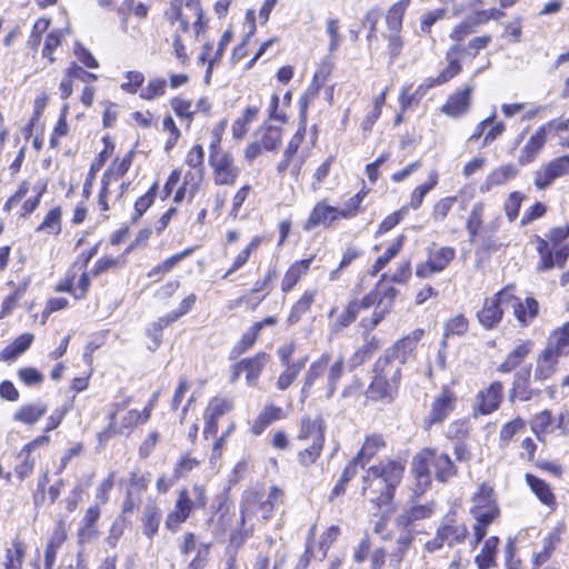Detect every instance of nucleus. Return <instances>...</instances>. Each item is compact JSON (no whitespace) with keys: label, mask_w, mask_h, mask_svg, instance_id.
Returning <instances> with one entry per match:
<instances>
[{"label":"nucleus","mask_w":569,"mask_h":569,"mask_svg":"<svg viewBox=\"0 0 569 569\" xmlns=\"http://www.w3.org/2000/svg\"><path fill=\"white\" fill-rule=\"evenodd\" d=\"M405 465L395 460H381L370 467L362 478V495L377 507L389 505L400 483Z\"/></svg>","instance_id":"nucleus-1"},{"label":"nucleus","mask_w":569,"mask_h":569,"mask_svg":"<svg viewBox=\"0 0 569 569\" xmlns=\"http://www.w3.org/2000/svg\"><path fill=\"white\" fill-rule=\"evenodd\" d=\"M431 469L435 478L445 482L457 472L450 457L438 449L426 448L415 456L412 461V472L417 480L416 492L422 493L431 483Z\"/></svg>","instance_id":"nucleus-2"},{"label":"nucleus","mask_w":569,"mask_h":569,"mask_svg":"<svg viewBox=\"0 0 569 569\" xmlns=\"http://www.w3.org/2000/svg\"><path fill=\"white\" fill-rule=\"evenodd\" d=\"M472 506L470 515L475 519L473 525V546L480 543L491 525L499 516L500 511L497 505L495 491L487 483H481L471 498Z\"/></svg>","instance_id":"nucleus-3"},{"label":"nucleus","mask_w":569,"mask_h":569,"mask_svg":"<svg viewBox=\"0 0 569 569\" xmlns=\"http://www.w3.org/2000/svg\"><path fill=\"white\" fill-rule=\"evenodd\" d=\"M375 372L367 390L368 397L376 401H392L401 381L400 363L390 362V357L379 358L375 365Z\"/></svg>","instance_id":"nucleus-4"},{"label":"nucleus","mask_w":569,"mask_h":569,"mask_svg":"<svg viewBox=\"0 0 569 569\" xmlns=\"http://www.w3.org/2000/svg\"><path fill=\"white\" fill-rule=\"evenodd\" d=\"M329 360L330 355L323 353L319 359L310 365L303 378V386L301 388L302 398L308 397L313 385L325 375L327 370L328 373L325 398H332L336 392L337 385L343 375V357L340 355L330 367Z\"/></svg>","instance_id":"nucleus-5"},{"label":"nucleus","mask_w":569,"mask_h":569,"mask_svg":"<svg viewBox=\"0 0 569 569\" xmlns=\"http://www.w3.org/2000/svg\"><path fill=\"white\" fill-rule=\"evenodd\" d=\"M209 164L212 169V180L216 186L234 184L241 172L234 163L233 156L217 148L216 144L210 146Z\"/></svg>","instance_id":"nucleus-6"},{"label":"nucleus","mask_w":569,"mask_h":569,"mask_svg":"<svg viewBox=\"0 0 569 569\" xmlns=\"http://www.w3.org/2000/svg\"><path fill=\"white\" fill-rule=\"evenodd\" d=\"M511 286H507L495 296L485 300L482 309L478 312V320L486 329L495 328L501 320L503 311L509 308Z\"/></svg>","instance_id":"nucleus-7"},{"label":"nucleus","mask_w":569,"mask_h":569,"mask_svg":"<svg viewBox=\"0 0 569 569\" xmlns=\"http://www.w3.org/2000/svg\"><path fill=\"white\" fill-rule=\"evenodd\" d=\"M274 510V502L267 501L263 496L254 490L244 491L240 506V523L243 530H248L247 523L260 513L262 520H268Z\"/></svg>","instance_id":"nucleus-8"},{"label":"nucleus","mask_w":569,"mask_h":569,"mask_svg":"<svg viewBox=\"0 0 569 569\" xmlns=\"http://www.w3.org/2000/svg\"><path fill=\"white\" fill-rule=\"evenodd\" d=\"M168 16L179 23L177 31L187 32L190 23L199 31L202 11L197 0H187L184 3L182 0H173Z\"/></svg>","instance_id":"nucleus-9"},{"label":"nucleus","mask_w":569,"mask_h":569,"mask_svg":"<svg viewBox=\"0 0 569 569\" xmlns=\"http://www.w3.org/2000/svg\"><path fill=\"white\" fill-rule=\"evenodd\" d=\"M456 250L451 247L429 248L428 258L416 267V276L426 279L441 272L455 259Z\"/></svg>","instance_id":"nucleus-10"},{"label":"nucleus","mask_w":569,"mask_h":569,"mask_svg":"<svg viewBox=\"0 0 569 569\" xmlns=\"http://www.w3.org/2000/svg\"><path fill=\"white\" fill-rule=\"evenodd\" d=\"M503 399V385L493 381L488 387L479 390L475 398L473 417L488 416L500 407Z\"/></svg>","instance_id":"nucleus-11"},{"label":"nucleus","mask_w":569,"mask_h":569,"mask_svg":"<svg viewBox=\"0 0 569 569\" xmlns=\"http://www.w3.org/2000/svg\"><path fill=\"white\" fill-rule=\"evenodd\" d=\"M569 174V156H561L541 166L535 172L533 183L538 190H546L557 179Z\"/></svg>","instance_id":"nucleus-12"},{"label":"nucleus","mask_w":569,"mask_h":569,"mask_svg":"<svg viewBox=\"0 0 569 569\" xmlns=\"http://www.w3.org/2000/svg\"><path fill=\"white\" fill-rule=\"evenodd\" d=\"M150 418V408L143 411L129 410L121 419L120 426L116 429V413L110 415V422L106 430L98 433L100 442L107 441L114 433L130 432L138 423L146 422Z\"/></svg>","instance_id":"nucleus-13"},{"label":"nucleus","mask_w":569,"mask_h":569,"mask_svg":"<svg viewBox=\"0 0 569 569\" xmlns=\"http://www.w3.org/2000/svg\"><path fill=\"white\" fill-rule=\"evenodd\" d=\"M269 360V355L259 352L256 356L242 359L234 366L232 380H236L241 372H246V381L249 386L258 383L260 373Z\"/></svg>","instance_id":"nucleus-14"},{"label":"nucleus","mask_w":569,"mask_h":569,"mask_svg":"<svg viewBox=\"0 0 569 569\" xmlns=\"http://www.w3.org/2000/svg\"><path fill=\"white\" fill-rule=\"evenodd\" d=\"M425 331L422 329H416L407 337L398 340L393 347L387 351L385 357H390V362H399L400 368L407 362L409 357L417 348L418 341L422 338Z\"/></svg>","instance_id":"nucleus-15"},{"label":"nucleus","mask_w":569,"mask_h":569,"mask_svg":"<svg viewBox=\"0 0 569 569\" xmlns=\"http://www.w3.org/2000/svg\"><path fill=\"white\" fill-rule=\"evenodd\" d=\"M455 405V393L448 388H443L431 403L427 422L429 425L441 423L453 411Z\"/></svg>","instance_id":"nucleus-16"},{"label":"nucleus","mask_w":569,"mask_h":569,"mask_svg":"<svg viewBox=\"0 0 569 569\" xmlns=\"http://www.w3.org/2000/svg\"><path fill=\"white\" fill-rule=\"evenodd\" d=\"M191 511V497L188 489H182L179 491L173 510L170 511L166 518L167 529L176 532L189 518Z\"/></svg>","instance_id":"nucleus-17"},{"label":"nucleus","mask_w":569,"mask_h":569,"mask_svg":"<svg viewBox=\"0 0 569 569\" xmlns=\"http://www.w3.org/2000/svg\"><path fill=\"white\" fill-rule=\"evenodd\" d=\"M339 218L341 217L340 213H338L337 207L329 206L325 200L319 201L316 203L305 222L303 230L311 231L319 224L329 227Z\"/></svg>","instance_id":"nucleus-18"},{"label":"nucleus","mask_w":569,"mask_h":569,"mask_svg":"<svg viewBox=\"0 0 569 569\" xmlns=\"http://www.w3.org/2000/svg\"><path fill=\"white\" fill-rule=\"evenodd\" d=\"M473 90L472 86H467L463 90H458L452 93L446 104L442 106L441 111L452 118H459L466 114L470 108V96Z\"/></svg>","instance_id":"nucleus-19"},{"label":"nucleus","mask_w":569,"mask_h":569,"mask_svg":"<svg viewBox=\"0 0 569 569\" xmlns=\"http://www.w3.org/2000/svg\"><path fill=\"white\" fill-rule=\"evenodd\" d=\"M396 293V289L391 287L387 288L383 291V296L382 298H380L371 317L361 319L360 323L366 330L370 331L375 329L382 321V319L391 311Z\"/></svg>","instance_id":"nucleus-20"},{"label":"nucleus","mask_w":569,"mask_h":569,"mask_svg":"<svg viewBox=\"0 0 569 569\" xmlns=\"http://www.w3.org/2000/svg\"><path fill=\"white\" fill-rule=\"evenodd\" d=\"M511 299H509V308L513 309V315L517 320L522 325L527 326L538 315L539 303L533 298H527L525 302H521L515 296V287L511 286Z\"/></svg>","instance_id":"nucleus-21"},{"label":"nucleus","mask_w":569,"mask_h":569,"mask_svg":"<svg viewBox=\"0 0 569 569\" xmlns=\"http://www.w3.org/2000/svg\"><path fill=\"white\" fill-rule=\"evenodd\" d=\"M438 529L449 547L463 542L468 535L467 526L458 522L453 513L446 515Z\"/></svg>","instance_id":"nucleus-22"},{"label":"nucleus","mask_w":569,"mask_h":569,"mask_svg":"<svg viewBox=\"0 0 569 569\" xmlns=\"http://www.w3.org/2000/svg\"><path fill=\"white\" fill-rule=\"evenodd\" d=\"M545 129H537L526 141L519 151L518 161L521 166L531 163L546 143Z\"/></svg>","instance_id":"nucleus-23"},{"label":"nucleus","mask_w":569,"mask_h":569,"mask_svg":"<svg viewBox=\"0 0 569 569\" xmlns=\"http://www.w3.org/2000/svg\"><path fill=\"white\" fill-rule=\"evenodd\" d=\"M312 260V257L298 260L289 267L281 280V290L283 292H289L295 288L301 277L308 272Z\"/></svg>","instance_id":"nucleus-24"},{"label":"nucleus","mask_w":569,"mask_h":569,"mask_svg":"<svg viewBox=\"0 0 569 569\" xmlns=\"http://www.w3.org/2000/svg\"><path fill=\"white\" fill-rule=\"evenodd\" d=\"M545 349L559 358L569 353V322L552 331Z\"/></svg>","instance_id":"nucleus-25"},{"label":"nucleus","mask_w":569,"mask_h":569,"mask_svg":"<svg viewBox=\"0 0 569 569\" xmlns=\"http://www.w3.org/2000/svg\"><path fill=\"white\" fill-rule=\"evenodd\" d=\"M559 357L551 353V350L543 349L537 358L535 379L545 381L556 372Z\"/></svg>","instance_id":"nucleus-26"},{"label":"nucleus","mask_w":569,"mask_h":569,"mask_svg":"<svg viewBox=\"0 0 569 569\" xmlns=\"http://www.w3.org/2000/svg\"><path fill=\"white\" fill-rule=\"evenodd\" d=\"M325 429L322 419L311 420L310 418H303L301 420L298 440H311V443L325 442Z\"/></svg>","instance_id":"nucleus-27"},{"label":"nucleus","mask_w":569,"mask_h":569,"mask_svg":"<svg viewBox=\"0 0 569 569\" xmlns=\"http://www.w3.org/2000/svg\"><path fill=\"white\" fill-rule=\"evenodd\" d=\"M532 348L531 341L521 342L516 346L506 357L505 361L498 367L499 372H511L516 369L530 353Z\"/></svg>","instance_id":"nucleus-28"},{"label":"nucleus","mask_w":569,"mask_h":569,"mask_svg":"<svg viewBox=\"0 0 569 569\" xmlns=\"http://www.w3.org/2000/svg\"><path fill=\"white\" fill-rule=\"evenodd\" d=\"M161 520V510L157 507L154 502L147 503L144 506L141 522H142V531L149 538L158 532Z\"/></svg>","instance_id":"nucleus-29"},{"label":"nucleus","mask_w":569,"mask_h":569,"mask_svg":"<svg viewBox=\"0 0 569 569\" xmlns=\"http://www.w3.org/2000/svg\"><path fill=\"white\" fill-rule=\"evenodd\" d=\"M34 337L32 333H22L0 352V361H10L29 349Z\"/></svg>","instance_id":"nucleus-30"},{"label":"nucleus","mask_w":569,"mask_h":569,"mask_svg":"<svg viewBox=\"0 0 569 569\" xmlns=\"http://www.w3.org/2000/svg\"><path fill=\"white\" fill-rule=\"evenodd\" d=\"M27 553V546L20 539H14L4 555V569H22V563Z\"/></svg>","instance_id":"nucleus-31"},{"label":"nucleus","mask_w":569,"mask_h":569,"mask_svg":"<svg viewBox=\"0 0 569 569\" xmlns=\"http://www.w3.org/2000/svg\"><path fill=\"white\" fill-rule=\"evenodd\" d=\"M386 442L381 435L373 433L366 438L360 451L356 456V460L361 461V468L373 458L380 449L385 447Z\"/></svg>","instance_id":"nucleus-32"},{"label":"nucleus","mask_w":569,"mask_h":569,"mask_svg":"<svg viewBox=\"0 0 569 569\" xmlns=\"http://www.w3.org/2000/svg\"><path fill=\"white\" fill-rule=\"evenodd\" d=\"M133 152L129 151L122 159H116L102 176V184L110 186L113 180L123 177L132 162Z\"/></svg>","instance_id":"nucleus-33"},{"label":"nucleus","mask_w":569,"mask_h":569,"mask_svg":"<svg viewBox=\"0 0 569 569\" xmlns=\"http://www.w3.org/2000/svg\"><path fill=\"white\" fill-rule=\"evenodd\" d=\"M530 373L528 371H519L513 377L512 389L510 392V401L519 398L521 401H528L532 397V390L529 387Z\"/></svg>","instance_id":"nucleus-34"},{"label":"nucleus","mask_w":569,"mask_h":569,"mask_svg":"<svg viewBox=\"0 0 569 569\" xmlns=\"http://www.w3.org/2000/svg\"><path fill=\"white\" fill-rule=\"evenodd\" d=\"M48 411L46 405L42 403H29L19 408L14 413L13 419L27 425L36 423L42 418Z\"/></svg>","instance_id":"nucleus-35"},{"label":"nucleus","mask_w":569,"mask_h":569,"mask_svg":"<svg viewBox=\"0 0 569 569\" xmlns=\"http://www.w3.org/2000/svg\"><path fill=\"white\" fill-rule=\"evenodd\" d=\"M282 418L283 411L280 407L267 405L253 422V432L261 433L269 425Z\"/></svg>","instance_id":"nucleus-36"},{"label":"nucleus","mask_w":569,"mask_h":569,"mask_svg":"<svg viewBox=\"0 0 569 569\" xmlns=\"http://www.w3.org/2000/svg\"><path fill=\"white\" fill-rule=\"evenodd\" d=\"M498 543L499 539L496 536L489 537L485 541L481 551L475 558V562L479 569H489L495 566V557Z\"/></svg>","instance_id":"nucleus-37"},{"label":"nucleus","mask_w":569,"mask_h":569,"mask_svg":"<svg viewBox=\"0 0 569 569\" xmlns=\"http://www.w3.org/2000/svg\"><path fill=\"white\" fill-rule=\"evenodd\" d=\"M62 210L60 207L52 208L47 212L43 221L37 227V232H44L50 236H58L61 232Z\"/></svg>","instance_id":"nucleus-38"},{"label":"nucleus","mask_w":569,"mask_h":569,"mask_svg":"<svg viewBox=\"0 0 569 569\" xmlns=\"http://www.w3.org/2000/svg\"><path fill=\"white\" fill-rule=\"evenodd\" d=\"M258 141L266 151H277L282 141L281 129L274 126L262 127Z\"/></svg>","instance_id":"nucleus-39"},{"label":"nucleus","mask_w":569,"mask_h":569,"mask_svg":"<svg viewBox=\"0 0 569 569\" xmlns=\"http://www.w3.org/2000/svg\"><path fill=\"white\" fill-rule=\"evenodd\" d=\"M518 173V169L511 164H502L493 169L487 177L485 186L489 190L492 186H500L515 178Z\"/></svg>","instance_id":"nucleus-40"},{"label":"nucleus","mask_w":569,"mask_h":569,"mask_svg":"<svg viewBox=\"0 0 569 569\" xmlns=\"http://www.w3.org/2000/svg\"><path fill=\"white\" fill-rule=\"evenodd\" d=\"M259 113V107L250 106L243 113L237 118L232 123V136L236 139H242L248 132L249 124L256 119Z\"/></svg>","instance_id":"nucleus-41"},{"label":"nucleus","mask_w":569,"mask_h":569,"mask_svg":"<svg viewBox=\"0 0 569 569\" xmlns=\"http://www.w3.org/2000/svg\"><path fill=\"white\" fill-rule=\"evenodd\" d=\"M526 480L530 489L542 503L547 506L555 503V496L547 482L529 473L526 476Z\"/></svg>","instance_id":"nucleus-42"},{"label":"nucleus","mask_w":569,"mask_h":569,"mask_svg":"<svg viewBox=\"0 0 569 569\" xmlns=\"http://www.w3.org/2000/svg\"><path fill=\"white\" fill-rule=\"evenodd\" d=\"M406 241V236H398L393 242L388 247L385 253L375 261L371 268V274L376 276L382 268H385L392 258H395L398 252L401 250L403 243Z\"/></svg>","instance_id":"nucleus-43"},{"label":"nucleus","mask_w":569,"mask_h":569,"mask_svg":"<svg viewBox=\"0 0 569 569\" xmlns=\"http://www.w3.org/2000/svg\"><path fill=\"white\" fill-rule=\"evenodd\" d=\"M316 291L309 290L306 291L300 299L293 305L288 318L287 322L289 325L297 323L301 317L310 309L315 301Z\"/></svg>","instance_id":"nucleus-44"},{"label":"nucleus","mask_w":569,"mask_h":569,"mask_svg":"<svg viewBox=\"0 0 569 569\" xmlns=\"http://www.w3.org/2000/svg\"><path fill=\"white\" fill-rule=\"evenodd\" d=\"M433 512V508L430 505L413 506L409 510L400 513L397 517V522L400 526H409L412 522L430 517Z\"/></svg>","instance_id":"nucleus-45"},{"label":"nucleus","mask_w":569,"mask_h":569,"mask_svg":"<svg viewBox=\"0 0 569 569\" xmlns=\"http://www.w3.org/2000/svg\"><path fill=\"white\" fill-rule=\"evenodd\" d=\"M308 357H305L295 363L287 366L277 379V388L281 391L287 390L298 377L306 365Z\"/></svg>","instance_id":"nucleus-46"},{"label":"nucleus","mask_w":569,"mask_h":569,"mask_svg":"<svg viewBox=\"0 0 569 569\" xmlns=\"http://www.w3.org/2000/svg\"><path fill=\"white\" fill-rule=\"evenodd\" d=\"M380 348V341L375 337H367L365 343L351 357V366L357 367L362 365L369 357H371Z\"/></svg>","instance_id":"nucleus-47"},{"label":"nucleus","mask_w":569,"mask_h":569,"mask_svg":"<svg viewBox=\"0 0 569 569\" xmlns=\"http://www.w3.org/2000/svg\"><path fill=\"white\" fill-rule=\"evenodd\" d=\"M410 86H405L399 96V104L401 112H405L406 110L415 106H418L422 97L426 94L425 84L418 86V88L413 92H410Z\"/></svg>","instance_id":"nucleus-48"},{"label":"nucleus","mask_w":569,"mask_h":569,"mask_svg":"<svg viewBox=\"0 0 569 569\" xmlns=\"http://www.w3.org/2000/svg\"><path fill=\"white\" fill-rule=\"evenodd\" d=\"M525 427V421L519 417L505 423L499 432V446L502 448L507 447L512 438L521 432Z\"/></svg>","instance_id":"nucleus-49"},{"label":"nucleus","mask_w":569,"mask_h":569,"mask_svg":"<svg viewBox=\"0 0 569 569\" xmlns=\"http://www.w3.org/2000/svg\"><path fill=\"white\" fill-rule=\"evenodd\" d=\"M232 401L227 398H213L206 411L204 417H210L212 420H219L223 415L232 409Z\"/></svg>","instance_id":"nucleus-50"},{"label":"nucleus","mask_w":569,"mask_h":569,"mask_svg":"<svg viewBox=\"0 0 569 569\" xmlns=\"http://www.w3.org/2000/svg\"><path fill=\"white\" fill-rule=\"evenodd\" d=\"M409 6L410 0H400L388 10L386 20L390 29L397 31L401 27L402 17Z\"/></svg>","instance_id":"nucleus-51"},{"label":"nucleus","mask_w":569,"mask_h":569,"mask_svg":"<svg viewBox=\"0 0 569 569\" xmlns=\"http://www.w3.org/2000/svg\"><path fill=\"white\" fill-rule=\"evenodd\" d=\"M360 311V305H358V300H353L349 302L346 310L338 317V319L332 325V330L336 332L341 331L347 328L351 322H353Z\"/></svg>","instance_id":"nucleus-52"},{"label":"nucleus","mask_w":569,"mask_h":569,"mask_svg":"<svg viewBox=\"0 0 569 569\" xmlns=\"http://www.w3.org/2000/svg\"><path fill=\"white\" fill-rule=\"evenodd\" d=\"M167 81L161 78H152L148 84L141 88L140 98L144 100H153L166 93Z\"/></svg>","instance_id":"nucleus-53"},{"label":"nucleus","mask_w":569,"mask_h":569,"mask_svg":"<svg viewBox=\"0 0 569 569\" xmlns=\"http://www.w3.org/2000/svg\"><path fill=\"white\" fill-rule=\"evenodd\" d=\"M559 542V537L556 535H549L543 539L542 549L533 555V565L539 567L548 561L551 553L556 549Z\"/></svg>","instance_id":"nucleus-54"},{"label":"nucleus","mask_w":569,"mask_h":569,"mask_svg":"<svg viewBox=\"0 0 569 569\" xmlns=\"http://www.w3.org/2000/svg\"><path fill=\"white\" fill-rule=\"evenodd\" d=\"M157 184L154 183L143 196H141L134 203V214L131 220L133 223L138 222L142 214L151 207L156 198Z\"/></svg>","instance_id":"nucleus-55"},{"label":"nucleus","mask_w":569,"mask_h":569,"mask_svg":"<svg viewBox=\"0 0 569 569\" xmlns=\"http://www.w3.org/2000/svg\"><path fill=\"white\" fill-rule=\"evenodd\" d=\"M197 301V296L194 293L188 295L179 305L177 310H173L169 313H167L164 317L161 318V321L164 325H169L171 322H174L183 315L188 313L191 308L194 306Z\"/></svg>","instance_id":"nucleus-56"},{"label":"nucleus","mask_w":569,"mask_h":569,"mask_svg":"<svg viewBox=\"0 0 569 569\" xmlns=\"http://www.w3.org/2000/svg\"><path fill=\"white\" fill-rule=\"evenodd\" d=\"M483 203L478 202L472 207V210L469 214V218L467 220V230L470 236V240L473 241L476 236L478 234V231L482 224V212H483Z\"/></svg>","instance_id":"nucleus-57"},{"label":"nucleus","mask_w":569,"mask_h":569,"mask_svg":"<svg viewBox=\"0 0 569 569\" xmlns=\"http://www.w3.org/2000/svg\"><path fill=\"white\" fill-rule=\"evenodd\" d=\"M203 173L204 171L202 170H190L186 172L182 186L183 190H187L190 199H192L198 192L199 187L203 181Z\"/></svg>","instance_id":"nucleus-58"},{"label":"nucleus","mask_w":569,"mask_h":569,"mask_svg":"<svg viewBox=\"0 0 569 569\" xmlns=\"http://www.w3.org/2000/svg\"><path fill=\"white\" fill-rule=\"evenodd\" d=\"M526 196L519 191L511 192L505 202V212L510 222L518 217L519 209Z\"/></svg>","instance_id":"nucleus-59"},{"label":"nucleus","mask_w":569,"mask_h":569,"mask_svg":"<svg viewBox=\"0 0 569 569\" xmlns=\"http://www.w3.org/2000/svg\"><path fill=\"white\" fill-rule=\"evenodd\" d=\"M407 213H408L407 206H403L399 210L390 213L379 224L377 233L382 234V233L390 231L391 229H393L396 226H398L405 219Z\"/></svg>","instance_id":"nucleus-60"},{"label":"nucleus","mask_w":569,"mask_h":569,"mask_svg":"<svg viewBox=\"0 0 569 569\" xmlns=\"http://www.w3.org/2000/svg\"><path fill=\"white\" fill-rule=\"evenodd\" d=\"M325 442H313L310 447L298 452V461L300 465L308 467L316 462L319 458Z\"/></svg>","instance_id":"nucleus-61"},{"label":"nucleus","mask_w":569,"mask_h":569,"mask_svg":"<svg viewBox=\"0 0 569 569\" xmlns=\"http://www.w3.org/2000/svg\"><path fill=\"white\" fill-rule=\"evenodd\" d=\"M413 536L411 532L407 531L401 533L397 539V549L392 552V561H395L396 566H399L403 559L406 551L412 543Z\"/></svg>","instance_id":"nucleus-62"},{"label":"nucleus","mask_w":569,"mask_h":569,"mask_svg":"<svg viewBox=\"0 0 569 569\" xmlns=\"http://www.w3.org/2000/svg\"><path fill=\"white\" fill-rule=\"evenodd\" d=\"M114 483V472H110L96 489V505H106L109 501V493Z\"/></svg>","instance_id":"nucleus-63"},{"label":"nucleus","mask_w":569,"mask_h":569,"mask_svg":"<svg viewBox=\"0 0 569 569\" xmlns=\"http://www.w3.org/2000/svg\"><path fill=\"white\" fill-rule=\"evenodd\" d=\"M24 292H26V287H18L17 290L12 295L8 296L3 300L2 305H1V310H0V319L6 318L14 310V308L18 306V302L20 301V299L22 298Z\"/></svg>","instance_id":"nucleus-64"}]
</instances>
